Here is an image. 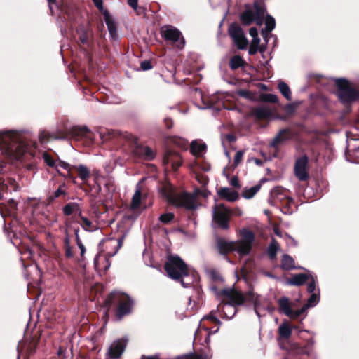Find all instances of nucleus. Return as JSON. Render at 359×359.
<instances>
[{"instance_id":"4","label":"nucleus","mask_w":359,"mask_h":359,"mask_svg":"<svg viewBox=\"0 0 359 359\" xmlns=\"http://www.w3.org/2000/svg\"><path fill=\"white\" fill-rule=\"evenodd\" d=\"M165 269L169 277L180 280L184 287L191 285L194 279V275H189L187 265L178 256H170L165 264Z\"/></svg>"},{"instance_id":"21","label":"nucleus","mask_w":359,"mask_h":359,"mask_svg":"<svg viewBox=\"0 0 359 359\" xmlns=\"http://www.w3.org/2000/svg\"><path fill=\"white\" fill-rule=\"evenodd\" d=\"M252 114L257 118L265 119L269 118L271 116L272 112L269 107L262 106L255 108L252 111Z\"/></svg>"},{"instance_id":"30","label":"nucleus","mask_w":359,"mask_h":359,"mask_svg":"<svg viewBox=\"0 0 359 359\" xmlns=\"http://www.w3.org/2000/svg\"><path fill=\"white\" fill-rule=\"evenodd\" d=\"M259 186H254L249 189H245L242 191V196L245 198L250 199L256 194V193L259 190Z\"/></svg>"},{"instance_id":"5","label":"nucleus","mask_w":359,"mask_h":359,"mask_svg":"<svg viewBox=\"0 0 359 359\" xmlns=\"http://www.w3.org/2000/svg\"><path fill=\"white\" fill-rule=\"evenodd\" d=\"M265 13V5L262 1H257L253 6H245V11L240 15V20L244 25H249L253 22L260 25L262 24Z\"/></svg>"},{"instance_id":"60","label":"nucleus","mask_w":359,"mask_h":359,"mask_svg":"<svg viewBox=\"0 0 359 359\" xmlns=\"http://www.w3.org/2000/svg\"><path fill=\"white\" fill-rule=\"evenodd\" d=\"M259 43H260V39L257 36V37H255V38H252V41H251V45L254 46H257L259 47Z\"/></svg>"},{"instance_id":"28","label":"nucleus","mask_w":359,"mask_h":359,"mask_svg":"<svg viewBox=\"0 0 359 359\" xmlns=\"http://www.w3.org/2000/svg\"><path fill=\"white\" fill-rule=\"evenodd\" d=\"M75 170L78 171L79 178L84 182L90 177V171L88 168L84 165H79L74 166Z\"/></svg>"},{"instance_id":"57","label":"nucleus","mask_w":359,"mask_h":359,"mask_svg":"<svg viewBox=\"0 0 359 359\" xmlns=\"http://www.w3.org/2000/svg\"><path fill=\"white\" fill-rule=\"evenodd\" d=\"M249 34L252 38L258 36V32H257V28H255V27L250 28V29L249 31Z\"/></svg>"},{"instance_id":"12","label":"nucleus","mask_w":359,"mask_h":359,"mask_svg":"<svg viewBox=\"0 0 359 359\" xmlns=\"http://www.w3.org/2000/svg\"><path fill=\"white\" fill-rule=\"evenodd\" d=\"M229 33L238 49L243 50L247 48L248 41L240 25L231 24L229 27Z\"/></svg>"},{"instance_id":"56","label":"nucleus","mask_w":359,"mask_h":359,"mask_svg":"<svg viewBox=\"0 0 359 359\" xmlns=\"http://www.w3.org/2000/svg\"><path fill=\"white\" fill-rule=\"evenodd\" d=\"M123 237H122L121 238L118 239V241H117V243L116 245V251L112 253V254H110V257H112L114 256L116 252L118 250V249L121 247L122 245V242H123Z\"/></svg>"},{"instance_id":"2","label":"nucleus","mask_w":359,"mask_h":359,"mask_svg":"<svg viewBox=\"0 0 359 359\" xmlns=\"http://www.w3.org/2000/svg\"><path fill=\"white\" fill-rule=\"evenodd\" d=\"M221 294L229 300L222 305V308L224 317L226 319H231L235 316L237 312L236 305H241L246 301L253 303L255 311L259 316L261 298L253 291L250 290L244 295L236 290L226 289L223 290Z\"/></svg>"},{"instance_id":"51","label":"nucleus","mask_w":359,"mask_h":359,"mask_svg":"<svg viewBox=\"0 0 359 359\" xmlns=\"http://www.w3.org/2000/svg\"><path fill=\"white\" fill-rule=\"evenodd\" d=\"M178 359H204L202 356L198 355H187L179 357Z\"/></svg>"},{"instance_id":"50","label":"nucleus","mask_w":359,"mask_h":359,"mask_svg":"<svg viewBox=\"0 0 359 359\" xmlns=\"http://www.w3.org/2000/svg\"><path fill=\"white\" fill-rule=\"evenodd\" d=\"M285 240L286 241L287 245H292L294 246L297 245V242L287 233H285Z\"/></svg>"},{"instance_id":"46","label":"nucleus","mask_w":359,"mask_h":359,"mask_svg":"<svg viewBox=\"0 0 359 359\" xmlns=\"http://www.w3.org/2000/svg\"><path fill=\"white\" fill-rule=\"evenodd\" d=\"M309 280H310V283L308 284L307 291L309 293H312L315 290V289H316V279H315V277L312 274H311Z\"/></svg>"},{"instance_id":"63","label":"nucleus","mask_w":359,"mask_h":359,"mask_svg":"<svg viewBox=\"0 0 359 359\" xmlns=\"http://www.w3.org/2000/svg\"><path fill=\"white\" fill-rule=\"evenodd\" d=\"M274 233L276 236L283 238L285 239V234H283L278 229H275Z\"/></svg>"},{"instance_id":"39","label":"nucleus","mask_w":359,"mask_h":359,"mask_svg":"<svg viewBox=\"0 0 359 359\" xmlns=\"http://www.w3.org/2000/svg\"><path fill=\"white\" fill-rule=\"evenodd\" d=\"M58 167H60V168L66 170L69 172H70L72 171V170L74 168V165H72L69 163H68L65 161H61V160H59L58 161H57L56 168H57ZM57 172L60 173V171L58 169H57Z\"/></svg>"},{"instance_id":"14","label":"nucleus","mask_w":359,"mask_h":359,"mask_svg":"<svg viewBox=\"0 0 359 359\" xmlns=\"http://www.w3.org/2000/svg\"><path fill=\"white\" fill-rule=\"evenodd\" d=\"M126 345L127 339H118L115 340L108 348L106 358H109L110 359L119 358L123 353Z\"/></svg>"},{"instance_id":"26","label":"nucleus","mask_w":359,"mask_h":359,"mask_svg":"<svg viewBox=\"0 0 359 359\" xmlns=\"http://www.w3.org/2000/svg\"><path fill=\"white\" fill-rule=\"evenodd\" d=\"M280 250V245L275 238L271 239V242L268 248L267 252L269 257L273 259L276 257L278 251Z\"/></svg>"},{"instance_id":"20","label":"nucleus","mask_w":359,"mask_h":359,"mask_svg":"<svg viewBox=\"0 0 359 359\" xmlns=\"http://www.w3.org/2000/svg\"><path fill=\"white\" fill-rule=\"evenodd\" d=\"M290 138V132L288 129H282L270 143L271 147L276 148Z\"/></svg>"},{"instance_id":"37","label":"nucleus","mask_w":359,"mask_h":359,"mask_svg":"<svg viewBox=\"0 0 359 359\" xmlns=\"http://www.w3.org/2000/svg\"><path fill=\"white\" fill-rule=\"evenodd\" d=\"M318 302V297L316 294H312L309 298L307 304L302 308H305V312L309 307L314 306Z\"/></svg>"},{"instance_id":"41","label":"nucleus","mask_w":359,"mask_h":359,"mask_svg":"<svg viewBox=\"0 0 359 359\" xmlns=\"http://www.w3.org/2000/svg\"><path fill=\"white\" fill-rule=\"evenodd\" d=\"M113 133V131H109L107 130H102L99 132L100 137L102 142H107L111 138Z\"/></svg>"},{"instance_id":"32","label":"nucleus","mask_w":359,"mask_h":359,"mask_svg":"<svg viewBox=\"0 0 359 359\" xmlns=\"http://www.w3.org/2000/svg\"><path fill=\"white\" fill-rule=\"evenodd\" d=\"M314 340L313 339H310L308 341L306 346L302 348L301 353L302 354H306L307 355H312L313 354V346L314 345Z\"/></svg>"},{"instance_id":"58","label":"nucleus","mask_w":359,"mask_h":359,"mask_svg":"<svg viewBox=\"0 0 359 359\" xmlns=\"http://www.w3.org/2000/svg\"><path fill=\"white\" fill-rule=\"evenodd\" d=\"M258 50H259V47L254 46L250 44L249 50H248V53L250 55H254L258 51Z\"/></svg>"},{"instance_id":"62","label":"nucleus","mask_w":359,"mask_h":359,"mask_svg":"<svg viewBox=\"0 0 359 359\" xmlns=\"http://www.w3.org/2000/svg\"><path fill=\"white\" fill-rule=\"evenodd\" d=\"M78 247H79V248L81 250V257L83 259V255H84V254L86 252V248H85V246H84V245L83 243L82 244H79L78 245Z\"/></svg>"},{"instance_id":"13","label":"nucleus","mask_w":359,"mask_h":359,"mask_svg":"<svg viewBox=\"0 0 359 359\" xmlns=\"http://www.w3.org/2000/svg\"><path fill=\"white\" fill-rule=\"evenodd\" d=\"M280 311L291 319H297L302 314L305 313V308H301L299 310L293 311L291 307V303L286 297H282L278 300Z\"/></svg>"},{"instance_id":"40","label":"nucleus","mask_w":359,"mask_h":359,"mask_svg":"<svg viewBox=\"0 0 359 359\" xmlns=\"http://www.w3.org/2000/svg\"><path fill=\"white\" fill-rule=\"evenodd\" d=\"M43 159L49 167L56 168L57 162L48 153L44 152L43 154Z\"/></svg>"},{"instance_id":"38","label":"nucleus","mask_w":359,"mask_h":359,"mask_svg":"<svg viewBox=\"0 0 359 359\" xmlns=\"http://www.w3.org/2000/svg\"><path fill=\"white\" fill-rule=\"evenodd\" d=\"M66 184L65 183L60 185L59 188L54 192L53 196H51L50 198L53 200L54 198H59L61 196L66 195Z\"/></svg>"},{"instance_id":"19","label":"nucleus","mask_w":359,"mask_h":359,"mask_svg":"<svg viewBox=\"0 0 359 359\" xmlns=\"http://www.w3.org/2000/svg\"><path fill=\"white\" fill-rule=\"evenodd\" d=\"M104 21L107 26L110 36L114 39H117L118 32H117V25H116V21L110 15L109 13L107 11H104Z\"/></svg>"},{"instance_id":"11","label":"nucleus","mask_w":359,"mask_h":359,"mask_svg":"<svg viewBox=\"0 0 359 359\" xmlns=\"http://www.w3.org/2000/svg\"><path fill=\"white\" fill-rule=\"evenodd\" d=\"M231 211L223 204H216L212 210V218L220 228L227 229L229 228V219Z\"/></svg>"},{"instance_id":"10","label":"nucleus","mask_w":359,"mask_h":359,"mask_svg":"<svg viewBox=\"0 0 359 359\" xmlns=\"http://www.w3.org/2000/svg\"><path fill=\"white\" fill-rule=\"evenodd\" d=\"M161 33L165 40L171 41L178 48L182 49L184 48L185 41L180 31L176 27L171 25L163 26L161 28Z\"/></svg>"},{"instance_id":"6","label":"nucleus","mask_w":359,"mask_h":359,"mask_svg":"<svg viewBox=\"0 0 359 359\" xmlns=\"http://www.w3.org/2000/svg\"><path fill=\"white\" fill-rule=\"evenodd\" d=\"M200 195L206 197L208 194L196 189L191 194L188 193L172 194L168 196V201L177 207H184L189 210H194L197 206L196 197Z\"/></svg>"},{"instance_id":"9","label":"nucleus","mask_w":359,"mask_h":359,"mask_svg":"<svg viewBox=\"0 0 359 359\" xmlns=\"http://www.w3.org/2000/svg\"><path fill=\"white\" fill-rule=\"evenodd\" d=\"M110 298L111 302H117L118 303L117 316L119 319L130 312L133 301L127 294L124 293L113 292Z\"/></svg>"},{"instance_id":"52","label":"nucleus","mask_w":359,"mask_h":359,"mask_svg":"<svg viewBox=\"0 0 359 359\" xmlns=\"http://www.w3.org/2000/svg\"><path fill=\"white\" fill-rule=\"evenodd\" d=\"M95 6L102 12L105 11L103 7L102 0H93Z\"/></svg>"},{"instance_id":"27","label":"nucleus","mask_w":359,"mask_h":359,"mask_svg":"<svg viewBox=\"0 0 359 359\" xmlns=\"http://www.w3.org/2000/svg\"><path fill=\"white\" fill-rule=\"evenodd\" d=\"M205 144L193 141L191 144V151L194 156H201L205 149Z\"/></svg>"},{"instance_id":"48","label":"nucleus","mask_w":359,"mask_h":359,"mask_svg":"<svg viewBox=\"0 0 359 359\" xmlns=\"http://www.w3.org/2000/svg\"><path fill=\"white\" fill-rule=\"evenodd\" d=\"M141 69L144 71L149 70L152 68V65L150 61L144 60L141 62Z\"/></svg>"},{"instance_id":"3","label":"nucleus","mask_w":359,"mask_h":359,"mask_svg":"<svg viewBox=\"0 0 359 359\" xmlns=\"http://www.w3.org/2000/svg\"><path fill=\"white\" fill-rule=\"evenodd\" d=\"M241 238L236 241H227L219 238L217 240V247L220 254L226 255L228 252L235 251L240 257L248 255L255 241V236L251 231L242 229Z\"/></svg>"},{"instance_id":"29","label":"nucleus","mask_w":359,"mask_h":359,"mask_svg":"<svg viewBox=\"0 0 359 359\" xmlns=\"http://www.w3.org/2000/svg\"><path fill=\"white\" fill-rule=\"evenodd\" d=\"M278 88L281 94L288 100H292L291 90L288 85L283 82L280 81L278 84Z\"/></svg>"},{"instance_id":"59","label":"nucleus","mask_w":359,"mask_h":359,"mask_svg":"<svg viewBox=\"0 0 359 359\" xmlns=\"http://www.w3.org/2000/svg\"><path fill=\"white\" fill-rule=\"evenodd\" d=\"M164 123L167 128L170 129L172 126V121L169 118H165L164 119Z\"/></svg>"},{"instance_id":"43","label":"nucleus","mask_w":359,"mask_h":359,"mask_svg":"<svg viewBox=\"0 0 359 359\" xmlns=\"http://www.w3.org/2000/svg\"><path fill=\"white\" fill-rule=\"evenodd\" d=\"M174 218V215L171 212L163 214L160 216L159 220L164 224H168Z\"/></svg>"},{"instance_id":"54","label":"nucleus","mask_w":359,"mask_h":359,"mask_svg":"<svg viewBox=\"0 0 359 359\" xmlns=\"http://www.w3.org/2000/svg\"><path fill=\"white\" fill-rule=\"evenodd\" d=\"M65 256L68 258H71L73 257V252L72 251V248L70 245L67 247H65Z\"/></svg>"},{"instance_id":"31","label":"nucleus","mask_w":359,"mask_h":359,"mask_svg":"<svg viewBox=\"0 0 359 359\" xmlns=\"http://www.w3.org/2000/svg\"><path fill=\"white\" fill-rule=\"evenodd\" d=\"M244 65V61L239 55H235L233 56L229 62L230 67L232 69H236L238 67H242Z\"/></svg>"},{"instance_id":"55","label":"nucleus","mask_w":359,"mask_h":359,"mask_svg":"<svg viewBox=\"0 0 359 359\" xmlns=\"http://www.w3.org/2000/svg\"><path fill=\"white\" fill-rule=\"evenodd\" d=\"M230 184L234 187H240L238 180L236 177H233L231 179Z\"/></svg>"},{"instance_id":"61","label":"nucleus","mask_w":359,"mask_h":359,"mask_svg":"<svg viewBox=\"0 0 359 359\" xmlns=\"http://www.w3.org/2000/svg\"><path fill=\"white\" fill-rule=\"evenodd\" d=\"M271 32H268L266 30L262 29V35L263 37V39L267 43L268 42V37L269 34Z\"/></svg>"},{"instance_id":"44","label":"nucleus","mask_w":359,"mask_h":359,"mask_svg":"<svg viewBox=\"0 0 359 359\" xmlns=\"http://www.w3.org/2000/svg\"><path fill=\"white\" fill-rule=\"evenodd\" d=\"M51 138V135L45 131H41L39 134V140L42 143L44 144L48 142Z\"/></svg>"},{"instance_id":"24","label":"nucleus","mask_w":359,"mask_h":359,"mask_svg":"<svg viewBox=\"0 0 359 359\" xmlns=\"http://www.w3.org/2000/svg\"><path fill=\"white\" fill-rule=\"evenodd\" d=\"M280 337L288 339L292 334V327L287 322L283 323L278 327Z\"/></svg>"},{"instance_id":"53","label":"nucleus","mask_w":359,"mask_h":359,"mask_svg":"<svg viewBox=\"0 0 359 359\" xmlns=\"http://www.w3.org/2000/svg\"><path fill=\"white\" fill-rule=\"evenodd\" d=\"M128 4L134 10H137L138 6V0H128Z\"/></svg>"},{"instance_id":"15","label":"nucleus","mask_w":359,"mask_h":359,"mask_svg":"<svg viewBox=\"0 0 359 359\" xmlns=\"http://www.w3.org/2000/svg\"><path fill=\"white\" fill-rule=\"evenodd\" d=\"M308 158L306 156L299 158L294 164V172L299 181H306L309 178L307 170Z\"/></svg>"},{"instance_id":"42","label":"nucleus","mask_w":359,"mask_h":359,"mask_svg":"<svg viewBox=\"0 0 359 359\" xmlns=\"http://www.w3.org/2000/svg\"><path fill=\"white\" fill-rule=\"evenodd\" d=\"M264 102L276 103L278 101V97L274 94H265L262 97Z\"/></svg>"},{"instance_id":"49","label":"nucleus","mask_w":359,"mask_h":359,"mask_svg":"<svg viewBox=\"0 0 359 359\" xmlns=\"http://www.w3.org/2000/svg\"><path fill=\"white\" fill-rule=\"evenodd\" d=\"M209 275H210V278L214 280H216V281H222V280L221 276L215 271H210L209 272Z\"/></svg>"},{"instance_id":"25","label":"nucleus","mask_w":359,"mask_h":359,"mask_svg":"<svg viewBox=\"0 0 359 359\" xmlns=\"http://www.w3.org/2000/svg\"><path fill=\"white\" fill-rule=\"evenodd\" d=\"M281 267L284 270H291L295 269L294 261L292 257L288 255H283L281 261Z\"/></svg>"},{"instance_id":"8","label":"nucleus","mask_w":359,"mask_h":359,"mask_svg":"<svg viewBox=\"0 0 359 359\" xmlns=\"http://www.w3.org/2000/svg\"><path fill=\"white\" fill-rule=\"evenodd\" d=\"M123 137L134 155L146 160H151L155 157L154 151L149 147L140 145L137 138L132 134L126 133L123 135Z\"/></svg>"},{"instance_id":"18","label":"nucleus","mask_w":359,"mask_h":359,"mask_svg":"<svg viewBox=\"0 0 359 359\" xmlns=\"http://www.w3.org/2000/svg\"><path fill=\"white\" fill-rule=\"evenodd\" d=\"M217 194L219 198L225 199L229 202L236 201L238 197V191L228 187H222L217 190Z\"/></svg>"},{"instance_id":"36","label":"nucleus","mask_w":359,"mask_h":359,"mask_svg":"<svg viewBox=\"0 0 359 359\" xmlns=\"http://www.w3.org/2000/svg\"><path fill=\"white\" fill-rule=\"evenodd\" d=\"M275 20L271 15H267L265 20V29L268 32H271L275 28Z\"/></svg>"},{"instance_id":"7","label":"nucleus","mask_w":359,"mask_h":359,"mask_svg":"<svg viewBox=\"0 0 359 359\" xmlns=\"http://www.w3.org/2000/svg\"><path fill=\"white\" fill-rule=\"evenodd\" d=\"M335 83L338 88V97L342 102L351 103L358 99L359 92L352 86L348 80L343 78L336 79Z\"/></svg>"},{"instance_id":"33","label":"nucleus","mask_w":359,"mask_h":359,"mask_svg":"<svg viewBox=\"0 0 359 359\" xmlns=\"http://www.w3.org/2000/svg\"><path fill=\"white\" fill-rule=\"evenodd\" d=\"M5 186L9 191H16L18 189V185L15 180L13 178H8L5 181Z\"/></svg>"},{"instance_id":"22","label":"nucleus","mask_w":359,"mask_h":359,"mask_svg":"<svg viewBox=\"0 0 359 359\" xmlns=\"http://www.w3.org/2000/svg\"><path fill=\"white\" fill-rule=\"evenodd\" d=\"M310 276V273H299L294 275L291 278L287 280V283L291 285H302L309 280Z\"/></svg>"},{"instance_id":"64","label":"nucleus","mask_w":359,"mask_h":359,"mask_svg":"<svg viewBox=\"0 0 359 359\" xmlns=\"http://www.w3.org/2000/svg\"><path fill=\"white\" fill-rule=\"evenodd\" d=\"M141 359H160L158 355H151V356H142Z\"/></svg>"},{"instance_id":"34","label":"nucleus","mask_w":359,"mask_h":359,"mask_svg":"<svg viewBox=\"0 0 359 359\" xmlns=\"http://www.w3.org/2000/svg\"><path fill=\"white\" fill-rule=\"evenodd\" d=\"M81 225L86 231H93L95 229V227L93 225L92 222L86 217L81 216Z\"/></svg>"},{"instance_id":"16","label":"nucleus","mask_w":359,"mask_h":359,"mask_svg":"<svg viewBox=\"0 0 359 359\" xmlns=\"http://www.w3.org/2000/svg\"><path fill=\"white\" fill-rule=\"evenodd\" d=\"M72 135L74 139L76 140H83L87 144H90L93 141V134L85 126L74 128Z\"/></svg>"},{"instance_id":"17","label":"nucleus","mask_w":359,"mask_h":359,"mask_svg":"<svg viewBox=\"0 0 359 359\" xmlns=\"http://www.w3.org/2000/svg\"><path fill=\"white\" fill-rule=\"evenodd\" d=\"M163 163L165 165H171L174 170H177L182 165L180 156L175 152H168L163 157Z\"/></svg>"},{"instance_id":"45","label":"nucleus","mask_w":359,"mask_h":359,"mask_svg":"<svg viewBox=\"0 0 359 359\" xmlns=\"http://www.w3.org/2000/svg\"><path fill=\"white\" fill-rule=\"evenodd\" d=\"M203 320H211L214 323H216L219 325L221 324L220 320L216 316L215 312L214 311H212L208 315L204 316Z\"/></svg>"},{"instance_id":"23","label":"nucleus","mask_w":359,"mask_h":359,"mask_svg":"<svg viewBox=\"0 0 359 359\" xmlns=\"http://www.w3.org/2000/svg\"><path fill=\"white\" fill-rule=\"evenodd\" d=\"M142 199V192L140 183L139 182L136 186V190L133 196L131 201V209L136 210L140 207Z\"/></svg>"},{"instance_id":"47","label":"nucleus","mask_w":359,"mask_h":359,"mask_svg":"<svg viewBox=\"0 0 359 359\" xmlns=\"http://www.w3.org/2000/svg\"><path fill=\"white\" fill-rule=\"evenodd\" d=\"M244 152L243 151H238L234 157V165L238 166V165L241 162L243 157Z\"/></svg>"},{"instance_id":"1","label":"nucleus","mask_w":359,"mask_h":359,"mask_svg":"<svg viewBox=\"0 0 359 359\" xmlns=\"http://www.w3.org/2000/svg\"><path fill=\"white\" fill-rule=\"evenodd\" d=\"M28 155H35L26 140L16 131H0V172L6 165L4 160L11 163L21 162Z\"/></svg>"},{"instance_id":"35","label":"nucleus","mask_w":359,"mask_h":359,"mask_svg":"<svg viewBox=\"0 0 359 359\" xmlns=\"http://www.w3.org/2000/svg\"><path fill=\"white\" fill-rule=\"evenodd\" d=\"M76 209L78 204L76 203H69L63 208V212L65 215H72Z\"/></svg>"}]
</instances>
